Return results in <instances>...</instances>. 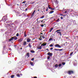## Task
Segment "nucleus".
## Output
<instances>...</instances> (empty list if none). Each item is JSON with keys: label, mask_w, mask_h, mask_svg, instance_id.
<instances>
[{"label": "nucleus", "mask_w": 78, "mask_h": 78, "mask_svg": "<svg viewBox=\"0 0 78 78\" xmlns=\"http://www.w3.org/2000/svg\"><path fill=\"white\" fill-rule=\"evenodd\" d=\"M70 37H65V38L66 39H67L68 41H69L70 42H71V43H72V41L70 39Z\"/></svg>", "instance_id": "nucleus-1"}, {"label": "nucleus", "mask_w": 78, "mask_h": 78, "mask_svg": "<svg viewBox=\"0 0 78 78\" xmlns=\"http://www.w3.org/2000/svg\"><path fill=\"white\" fill-rule=\"evenodd\" d=\"M5 17V16H4L2 19L1 20V21H2V20H3V21H4V22H5V21H6V20H7V18H5L4 19V17Z\"/></svg>", "instance_id": "nucleus-2"}, {"label": "nucleus", "mask_w": 78, "mask_h": 78, "mask_svg": "<svg viewBox=\"0 0 78 78\" xmlns=\"http://www.w3.org/2000/svg\"><path fill=\"white\" fill-rule=\"evenodd\" d=\"M55 47H58V48H61V46L59 44H57L55 45Z\"/></svg>", "instance_id": "nucleus-3"}, {"label": "nucleus", "mask_w": 78, "mask_h": 78, "mask_svg": "<svg viewBox=\"0 0 78 78\" xmlns=\"http://www.w3.org/2000/svg\"><path fill=\"white\" fill-rule=\"evenodd\" d=\"M47 55L50 56H51L53 55V53H50V52H49L47 53Z\"/></svg>", "instance_id": "nucleus-4"}, {"label": "nucleus", "mask_w": 78, "mask_h": 78, "mask_svg": "<svg viewBox=\"0 0 78 78\" xmlns=\"http://www.w3.org/2000/svg\"><path fill=\"white\" fill-rule=\"evenodd\" d=\"M30 20V19H29V18H27V19H26L24 21V22H28V21H29V20Z\"/></svg>", "instance_id": "nucleus-5"}, {"label": "nucleus", "mask_w": 78, "mask_h": 78, "mask_svg": "<svg viewBox=\"0 0 78 78\" xmlns=\"http://www.w3.org/2000/svg\"><path fill=\"white\" fill-rule=\"evenodd\" d=\"M47 45L46 43H44L41 44V47H44Z\"/></svg>", "instance_id": "nucleus-6"}, {"label": "nucleus", "mask_w": 78, "mask_h": 78, "mask_svg": "<svg viewBox=\"0 0 78 78\" xmlns=\"http://www.w3.org/2000/svg\"><path fill=\"white\" fill-rule=\"evenodd\" d=\"M72 73H73V71H69L68 72L69 75H71V74H72Z\"/></svg>", "instance_id": "nucleus-7"}, {"label": "nucleus", "mask_w": 78, "mask_h": 78, "mask_svg": "<svg viewBox=\"0 0 78 78\" xmlns=\"http://www.w3.org/2000/svg\"><path fill=\"white\" fill-rule=\"evenodd\" d=\"M73 26H74V25H76V22H75V20H73Z\"/></svg>", "instance_id": "nucleus-8"}, {"label": "nucleus", "mask_w": 78, "mask_h": 78, "mask_svg": "<svg viewBox=\"0 0 78 78\" xmlns=\"http://www.w3.org/2000/svg\"><path fill=\"white\" fill-rule=\"evenodd\" d=\"M15 24H19V21L16 20L15 21Z\"/></svg>", "instance_id": "nucleus-9"}, {"label": "nucleus", "mask_w": 78, "mask_h": 78, "mask_svg": "<svg viewBox=\"0 0 78 78\" xmlns=\"http://www.w3.org/2000/svg\"><path fill=\"white\" fill-rule=\"evenodd\" d=\"M13 40H16L18 38L16 36H14L13 37Z\"/></svg>", "instance_id": "nucleus-10"}, {"label": "nucleus", "mask_w": 78, "mask_h": 78, "mask_svg": "<svg viewBox=\"0 0 78 78\" xmlns=\"http://www.w3.org/2000/svg\"><path fill=\"white\" fill-rule=\"evenodd\" d=\"M31 41V39L30 38H28L27 39V42H30V41Z\"/></svg>", "instance_id": "nucleus-11"}, {"label": "nucleus", "mask_w": 78, "mask_h": 78, "mask_svg": "<svg viewBox=\"0 0 78 78\" xmlns=\"http://www.w3.org/2000/svg\"><path fill=\"white\" fill-rule=\"evenodd\" d=\"M26 44H27V42L26 41H24V42L23 43V45L24 46L26 45Z\"/></svg>", "instance_id": "nucleus-12"}, {"label": "nucleus", "mask_w": 78, "mask_h": 78, "mask_svg": "<svg viewBox=\"0 0 78 78\" xmlns=\"http://www.w3.org/2000/svg\"><path fill=\"white\" fill-rule=\"evenodd\" d=\"M14 41L13 37H12L10 39H9V41Z\"/></svg>", "instance_id": "nucleus-13"}, {"label": "nucleus", "mask_w": 78, "mask_h": 78, "mask_svg": "<svg viewBox=\"0 0 78 78\" xmlns=\"http://www.w3.org/2000/svg\"><path fill=\"white\" fill-rule=\"evenodd\" d=\"M27 56H28V57H30V54L29 53V52L27 53Z\"/></svg>", "instance_id": "nucleus-14"}, {"label": "nucleus", "mask_w": 78, "mask_h": 78, "mask_svg": "<svg viewBox=\"0 0 78 78\" xmlns=\"http://www.w3.org/2000/svg\"><path fill=\"white\" fill-rule=\"evenodd\" d=\"M54 12V11L51 10L49 12V14H52V13H53Z\"/></svg>", "instance_id": "nucleus-15"}, {"label": "nucleus", "mask_w": 78, "mask_h": 78, "mask_svg": "<svg viewBox=\"0 0 78 78\" xmlns=\"http://www.w3.org/2000/svg\"><path fill=\"white\" fill-rule=\"evenodd\" d=\"M23 41V38H21L19 40V41L20 42H22Z\"/></svg>", "instance_id": "nucleus-16"}, {"label": "nucleus", "mask_w": 78, "mask_h": 78, "mask_svg": "<svg viewBox=\"0 0 78 78\" xmlns=\"http://www.w3.org/2000/svg\"><path fill=\"white\" fill-rule=\"evenodd\" d=\"M30 52H31V53H34L35 52L33 50H31Z\"/></svg>", "instance_id": "nucleus-17"}, {"label": "nucleus", "mask_w": 78, "mask_h": 78, "mask_svg": "<svg viewBox=\"0 0 78 78\" xmlns=\"http://www.w3.org/2000/svg\"><path fill=\"white\" fill-rule=\"evenodd\" d=\"M10 22H11V21H10V20L7 21L6 22V23H10Z\"/></svg>", "instance_id": "nucleus-18"}, {"label": "nucleus", "mask_w": 78, "mask_h": 78, "mask_svg": "<svg viewBox=\"0 0 78 78\" xmlns=\"http://www.w3.org/2000/svg\"><path fill=\"white\" fill-rule=\"evenodd\" d=\"M30 65H31L32 66H34V64H33V62H30Z\"/></svg>", "instance_id": "nucleus-19"}, {"label": "nucleus", "mask_w": 78, "mask_h": 78, "mask_svg": "<svg viewBox=\"0 0 78 78\" xmlns=\"http://www.w3.org/2000/svg\"><path fill=\"white\" fill-rule=\"evenodd\" d=\"M41 47L42 46H41H41H40L39 48L37 47V48H38V49H40V50H41V49H42Z\"/></svg>", "instance_id": "nucleus-20"}, {"label": "nucleus", "mask_w": 78, "mask_h": 78, "mask_svg": "<svg viewBox=\"0 0 78 78\" xmlns=\"http://www.w3.org/2000/svg\"><path fill=\"white\" fill-rule=\"evenodd\" d=\"M29 47L30 48H31V44L30 43H29L28 44Z\"/></svg>", "instance_id": "nucleus-21"}, {"label": "nucleus", "mask_w": 78, "mask_h": 78, "mask_svg": "<svg viewBox=\"0 0 78 78\" xmlns=\"http://www.w3.org/2000/svg\"><path fill=\"white\" fill-rule=\"evenodd\" d=\"M24 37H27V34H26V33H25V31L24 32Z\"/></svg>", "instance_id": "nucleus-22"}, {"label": "nucleus", "mask_w": 78, "mask_h": 78, "mask_svg": "<svg viewBox=\"0 0 78 78\" xmlns=\"http://www.w3.org/2000/svg\"><path fill=\"white\" fill-rule=\"evenodd\" d=\"M15 12L17 14H19V12L17 11H15Z\"/></svg>", "instance_id": "nucleus-23"}, {"label": "nucleus", "mask_w": 78, "mask_h": 78, "mask_svg": "<svg viewBox=\"0 0 78 78\" xmlns=\"http://www.w3.org/2000/svg\"><path fill=\"white\" fill-rule=\"evenodd\" d=\"M73 53V52H72L70 53L69 56H72Z\"/></svg>", "instance_id": "nucleus-24"}, {"label": "nucleus", "mask_w": 78, "mask_h": 78, "mask_svg": "<svg viewBox=\"0 0 78 78\" xmlns=\"http://www.w3.org/2000/svg\"><path fill=\"white\" fill-rule=\"evenodd\" d=\"M55 67H58V64H56L55 66Z\"/></svg>", "instance_id": "nucleus-25"}, {"label": "nucleus", "mask_w": 78, "mask_h": 78, "mask_svg": "<svg viewBox=\"0 0 78 78\" xmlns=\"http://www.w3.org/2000/svg\"><path fill=\"white\" fill-rule=\"evenodd\" d=\"M62 66V64H60L58 65V67H61V66Z\"/></svg>", "instance_id": "nucleus-26"}, {"label": "nucleus", "mask_w": 78, "mask_h": 78, "mask_svg": "<svg viewBox=\"0 0 78 78\" xmlns=\"http://www.w3.org/2000/svg\"><path fill=\"white\" fill-rule=\"evenodd\" d=\"M61 32H57V33L58 34H60V35H61Z\"/></svg>", "instance_id": "nucleus-27"}, {"label": "nucleus", "mask_w": 78, "mask_h": 78, "mask_svg": "<svg viewBox=\"0 0 78 78\" xmlns=\"http://www.w3.org/2000/svg\"><path fill=\"white\" fill-rule=\"evenodd\" d=\"M55 3L56 4H58V0H56L55 1Z\"/></svg>", "instance_id": "nucleus-28"}, {"label": "nucleus", "mask_w": 78, "mask_h": 78, "mask_svg": "<svg viewBox=\"0 0 78 78\" xmlns=\"http://www.w3.org/2000/svg\"><path fill=\"white\" fill-rule=\"evenodd\" d=\"M14 75H12L11 76V78H14Z\"/></svg>", "instance_id": "nucleus-29"}, {"label": "nucleus", "mask_w": 78, "mask_h": 78, "mask_svg": "<svg viewBox=\"0 0 78 78\" xmlns=\"http://www.w3.org/2000/svg\"><path fill=\"white\" fill-rule=\"evenodd\" d=\"M62 65H63V66H64V65H65V64H66V63H65L64 62H63L62 63Z\"/></svg>", "instance_id": "nucleus-30"}, {"label": "nucleus", "mask_w": 78, "mask_h": 78, "mask_svg": "<svg viewBox=\"0 0 78 78\" xmlns=\"http://www.w3.org/2000/svg\"><path fill=\"white\" fill-rule=\"evenodd\" d=\"M73 22V20H70V23H71L72 22Z\"/></svg>", "instance_id": "nucleus-31"}, {"label": "nucleus", "mask_w": 78, "mask_h": 78, "mask_svg": "<svg viewBox=\"0 0 78 78\" xmlns=\"http://www.w3.org/2000/svg\"><path fill=\"white\" fill-rule=\"evenodd\" d=\"M16 36H17V37H18V36H19V33H18L16 35Z\"/></svg>", "instance_id": "nucleus-32"}, {"label": "nucleus", "mask_w": 78, "mask_h": 78, "mask_svg": "<svg viewBox=\"0 0 78 78\" xmlns=\"http://www.w3.org/2000/svg\"><path fill=\"white\" fill-rule=\"evenodd\" d=\"M61 31V30H60V29H59L56 30V32H58V31Z\"/></svg>", "instance_id": "nucleus-33"}, {"label": "nucleus", "mask_w": 78, "mask_h": 78, "mask_svg": "<svg viewBox=\"0 0 78 78\" xmlns=\"http://www.w3.org/2000/svg\"><path fill=\"white\" fill-rule=\"evenodd\" d=\"M44 17V16H42L40 17V19H43Z\"/></svg>", "instance_id": "nucleus-34"}, {"label": "nucleus", "mask_w": 78, "mask_h": 78, "mask_svg": "<svg viewBox=\"0 0 78 78\" xmlns=\"http://www.w3.org/2000/svg\"><path fill=\"white\" fill-rule=\"evenodd\" d=\"M49 46H50V47H53V44H51Z\"/></svg>", "instance_id": "nucleus-35"}, {"label": "nucleus", "mask_w": 78, "mask_h": 78, "mask_svg": "<svg viewBox=\"0 0 78 78\" xmlns=\"http://www.w3.org/2000/svg\"><path fill=\"white\" fill-rule=\"evenodd\" d=\"M40 26H41V27H44V24H41L40 25Z\"/></svg>", "instance_id": "nucleus-36"}, {"label": "nucleus", "mask_w": 78, "mask_h": 78, "mask_svg": "<svg viewBox=\"0 0 78 78\" xmlns=\"http://www.w3.org/2000/svg\"><path fill=\"white\" fill-rule=\"evenodd\" d=\"M52 40H53V38H50L49 40V41H51Z\"/></svg>", "instance_id": "nucleus-37"}, {"label": "nucleus", "mask_w": 78, "mask_h": 78, "mask_svg": "<svg viewBox=\"0 0 78 78\" xmlns=\"http://www.w3.org/2000/svg\"><path fill=\"white\" fill-rule=\"evenodd\" d=\"M51 10H55V8H51Z\"/></svg>", "instance_id": "nucleus-38"}, {"label": "nucleus", "mask_w": 78, "mask_h": 78, "mask_svg": "<svg viewBox=\"0 0 78 78\" xmlns=\"http://www.w3.org/2000/svg\"><path fill=\"white\" fill-rule=\"evenodd\" d=\"M43 36H42V37L43 39H45V37L44 36V34H43Z\"/></svg>", "instance_id": "nucleus-39"}, {"label": "nucleus", "mask_w": 78, "mask_h": 78, "mask_svg": "<svg viewBox=\"0 0 78 78\" xmlns=\"http://www.w3.org/2000/svg\"><path fill=\"white\" fill-rule=\"evenodd\" d=\"M14 23H11L10 24V25H14Z\"/></svg>", "instance_id": "nucleus-40"}, {"label": "nucleus", "mask_w": 78, "mask_h": 78, "mask_svg": "<svg viewBox=\"0 0 78 78\" xmlns=\"http://www.w3.org/2000/svg\"><path fill=\"white\" fill-rule=\"evenodd\" d=\"M23 15L24 16H26V14L25 13H23Z\"/></svg>", "instance_id": "nucleus-41"}, {"label": "nucleus", "mask_w": 78, "mask_h": 78, "mask_svg": "<svg viewBox=\"0 0 78 78\" xmlns=\"http://www.w3.org/2000/svg\"><path fill=\"white\" fill-rule=\"evenodd\" d=\"M50 56H48V59H50Z\"/></svg>", "instance_id": "nucleus-42"}, {"label": "nucleus", "mask_w": 78, "mask_h": 78, "mask_svg": "<svg viewBox=\"0 0 78 78\" xmlns=\"http://www.w3.org/2000/svg\"><path fill=\"white\" fill-rule=\"evenodd\" d=\"M17 76L18 77H20V75L19 74H17Z\"/></svg>", "instance_id": "nucleus-43"}, {"label": "nucleus", "mask_w": 78, "mask_h": 78, "mask_svg": "<svg viewBox=\"0 0 78 78\" xmlns=\"http://www.w3.org/2000/svg\"><path fill=\"white\" fill-rule=\"evenodd\" d=\"M53 30V27H52L51 28L50 30L51 31H52V30Z\"/></svg>", "instance_id": "nucleus-44"}, {"label": "nucleus", "mask_w": 78, "mask_h": 78, "mask_svg": "<svg viewBox=\"0 0 78 78\" xmlns=\"http://www.w3.org/2000/svg\"><path fill=\"white\" fill-rule=\"evenodd\" d=\"M8 63L9 64H11V62L10 61H9L8 62Z\"/></svg>", "instance_id": "nucleus-45"}, {"label": "nucleus", "mask_w": 78, "mask_h": 78, "mask_svg": "<svg viewBox=\"0 0 78 78\" xmlns=\"http://www.w3.org/2000/svg\"><path fill=\"white\" fill-rule=\"evenodd\" d=\"M34 13L33 12V13H32V15H31V16H32V17H33V16H34Z\"/></svg>", "instance_id": "nucleus-46"}, {"label": "nucleus", "mask_w": 78, "mask_h": 78, "mask_svg": "<svg viewBox=\"0 0 78 78\" xmlns=\"http://www.w3.org/2000/svg\"><path fill=\"white\" fill-rule=\"evenodd\" d=\"M60 19H62V20L63 19V17H62V16H61V17H60Z\"/></svg>", "instance_id": "nucleus-47"}, {"label": "nucleus", "mask_w": 78, "mask_h": 78, "mask_svg": "<svg viewBox=\"0 0 78 78\" xmlns=\"http://www.w3.org/2000/svg\"><path fill=\"white\" fill-rule=\"evenodd\" d=\"M62 50H63L62 49H58V51H62Z\"/></svg>", "instance_id": "nucleus-48"}, {"label": "nucleus", "mask_w": 78, "mask_h": 78, "mask_svg": "<svg viewBox=\"0 0 78 78\" xmlns=\"http://www.w3.org/2000/svg\"><path fill=\"white\" fill-rule=\"evenodd\" d=\"M53 48H50V50H53Z\"/></svg>", "instance_id": "nucleus-49"}, {"label": "nucleus", "mask_w": 78, "mask_h": 78, "mask_svg": "<svg viewBox=\"0 0 78 78\" xmlns=\"http://www.w3.org/2000/svg\"><path fill=\"white\" fill-rule=\"evenodd\" d=\"M34 58H33L31 59V60L32 61H34Z\"/></svg>", "instance_id": "nucleus-50"}, {"label": "nucleus", "mask_w": 78, "mask_h": 78, "mask_svg": "<svg viewBox=\"0 0 78 78\" xmlns=\"http://www.w3.org/2000/svg\"><path fill=\"white\" fill-rule=\"evenodd\" d=\"M59 20V19H58V20H56V22H58V21Z\"/></svg>", "instance_id": "nucleus-51"}, {"label": "nucleus", "mask_w": 78, "mask_h": 78, "mask_svg": "<svg viewBox=\"0 0 78 78\" xmlns=\"http://www.w3.org/2000/svg\"><path fill=\"white\" fill-rule=\"evenodd\" d=\"M48 8H49V9H51V7H50V6H49V5L48 6Z\"/></svg>", "instance_id": "nucleus-52"}, {"label": "nucleus", "mask_w": 78, "mask_h": 78, "mask_svg": "<svg viewBox=\"0 0 78 78\" xmlns=\"http://www.w3.org/2000/svg\"><path fill=\"white\" fill-rule=\"evenodd\" d=\"M39 40H40V41H41V40H42V38H39Z\"/></svg>", "instance_id": "nucleus-53"}, {"label": "nucleus", "mask_w": 78, "mask_h": 78, "mask_svg": "<svg viewBox=\"0 0 78 78\" xmlns=\"http://www.w3.org/2000/svg\"><path fill=\"white\" fill-rule=\"evenodd\" d=\"M26 2V1H24L22 3H25Z\"/></svg>", "instance_id": "nucleus-54"}, {"label": "nucleus", "mask_w": 78, "mask_h": 78, "mask_svg": "<svg viewBox=\"0 0 78 78\" xmlns=\"http://www.w3.org/2000/svg\"><path fill=\"white\" fill-rule=\"evenodd\" d=\"M9 50H10V51H11V48H9Z\"/></svg>", "instance_id": "nucleus-55"}, {"label": "nucleus", "mask_w": 78, "mask_h": 78, "mask_svg": "<svg viewBox=\"0 0 78 78\" xmlns=\"http://www.w3.org/2000/svg\"><path fill=\"white\" fill-rule=\"evenodd\" d=\"M54 50L58 51V49H54Z\"/></svg>", "instance_id": "nucleus-56"}, {"label": "nucleus", "mask_w": 78, "mask_h": 78, "mask_svg": "<svg viewBox=\"0 0 78 78\" xmlns=\"http://www.w3.org/2000/svg\"><path fill=\"white\" fill-rule=\"evenodd\" d=\"M47 9H46V11H47H47H48V8L47 7Z\"/></svg>", "instance_id": "nucleus-57"}, {"label": "nucleus", "mask_w": 78, "mask_h": 78, "mask_svg": "<svg viewBox=\"0 0 78 78\" xmlns=\"http://www.w3.org/2000/svg\"><path fill=\"white\" fill-rule=\"evenodd\" d=\"M34 2L31 3V4H34Z\"/></svg>", "instance_id": "nucleus-58"}, {"label": "nucleus", "mask_w": 78, "mask_h": 78, "mask_svg": "<svg viewBox=\"0 0 78 78\" xmlns=\"http://www.w3.org/2000/svg\"><path fill=\"white\" fill-rule=\"evenodd\" d=\"M60 16H63V14H60Z\"/></svg>", "instance_id": "nucleus-59"}, {"label": "nucleus", "mask_w": 78, "mask_h": 78, "mask_svg": "<svg viewBox=\"0 0 78 78\" xmlns=\"http://www.w3.org/2000/svg\"><path fill=\"white\" fill-rule=\"evenodd\" d=\"M46 50H48V49H46Z\"/></svg>", "instance_id": "nucleus-60"}, {"label": "nucleus", "mask_w": 78, "mask_h": 78, "mask_svg": "<svg viewBox=\"0 0 78 78\" xmlns=\"http://www.w3.org/2000/svg\"><path fill=\"white\" fill-rule=\"evenodd\" d=\"M51 30H50L49 31V33H50L51 32Z\"/></svg>", "instance_id": "nucleus-61"}, {"label": "nucleus", "mask_w": 78, "mask_h": 78, "mask_svg": "<svg viewBox=\"0 0 78 78\" xmlns=\"http://www.w3.org/2000/svg\"><path fill=\"white\" fill-rule=\"evenodd\" d=\"M28 47V46H27L25 47V48H27V47Z\"/></svg>", "instance_id": "nucleus-62"}, {"label": "nucleus", "mask_w": 78, "mask_h": 78, "mask_svg": "<svg viewBox=\"0 0 78 78\" xmlns=\"http://www.w3.org/2000/svg\"><path fill=\"white\" fill-rule=\"evenodd\" d=\"M34 78H37V77H36V76H35V77H34Z\"/></svg>", "instance_id": "nucleus-63"}, {"label": "nucleus", "mask_w": 78, "mask_h": 78, "mask_svg": "<svg viewBox=\"0 0 78 78\" xmlns=\"http://www.w3.org/2000/svg\"><path fill=\"white\" fill-rule=\"evenodd\" d=\"M25 10H26V11H27V8Z\"/></svg>", "instance_id": "nucleus-64"}]
</instances>
